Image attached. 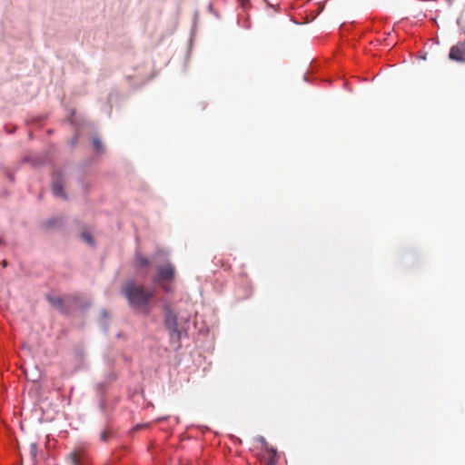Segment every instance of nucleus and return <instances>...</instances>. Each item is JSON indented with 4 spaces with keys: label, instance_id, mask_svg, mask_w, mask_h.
Here are the masks:
<instances>
[{
    "label": "nucleus",
    "instance_id": "nucleus-1",
    "mask_svg": "<svg viewBox=\"0 0 465 465\" xmlns=\"http://www.w3.org/2000/svg\"><path fill=\"white\" fill-rule=\"evenodd\" d=\"M122 293L128 301L131 307L140 309L145 313H149V303L153 298L155 292L143 284H138L134 281H128L122 288Z\"/></svg>",
    "mask_w": 465,
    "mask_h": 465
},
{
    "label": "nucleus",
    "instance_id": "nucleus-2",
    "mask_svg": "<svg viewBox=\"0 0 465 465\" xmlns=\"http://www.w3.org/2000/svg\"><path fill=\"white\" fill-rule=\"evenodd\" d=\"M164 325L169 331L171 341L179 344L185 331L179 325L176 314L170 309H165Z\"/></svg>",
    "mask_w": 465,
    "mask_h": 465
},
{
    "label": "nucleus",
    "instance_id": "nucleus-3",
    "mask_svg": "<svg viewBox=\"0 0 465 465\" xmlns=\"http://www.w3.org/2000/svg\"><path fill=\"white\" fill-rule=\"evenodd\" d=\"M175 275V268L172 263H166L158 267L157 275L153 278V282L159 284L164 291L169 292L170 288L163 282L173 281Z\"/></svg>",
    "mask_w": 465,
    "mask_h": 465
},
{
    "label": "nucleus",
    "instance_id": "nucleus-4",
    "mask_svg": "<svg viewBox=\"0 0 465 465\" xmlns=\"http://www.w3.org/2000/svg\"><path fill=\"white\" fill-rule=\"evenodd\" d=\"M52 190L54 196L66 198V194L63 190V175L60 172H55L53 174Z\"/></svg>",
    "mask_w": 465,
    "mask_h": 465
},
{
    "label": "nucleus",
    "instance_id": "nucleus-5",
    "mask_svg": "<svg viewBox=\"0 0 465 465\" xmlns=\"http://www.w3.org/2000/svg\"><path fill=\"white\" fill-rule=\"evenodd\" d=\"M449 57L456 62H465V40L450 48Z\"/></svg>",
    "mask_w": 465,
    "mask_h": 465
},
{
    "label": "nucleus",
    "instance_id": "nucleus-6",
    "mask_svg": "<svg viewBox=\"0 0 465 465\" xmlns=\"http://www.w3.org/2000/svg\"><path fill=\"white\" fill-rule=\"evenodd\" d=\"M67 460L72 465H85L87 457L84 450L79 448L71 451L67 456Z\"/></svg>",
    "mask_w": 465,
    "mask_h": 465
},
{
    "label": "nucleus",
    "instance_id": "nucleus-7",
    "mask_svg": "<svg viewBox=\"0 0 465 465\" xmlns=\"http://www.w3.org/2000/svg\"><path fill=\"white\" fill-rule=\"evenodd\" d=\"M47 300L59 312H61L63 313L68 312V310L64 304V301L63 298H61L59 296H47Z\"/></svg>",
    "mask_w": 465,
    "mask_h": 465
},
{
    "label": "nucleus",
    "instance_id": "nucleus-8",
    "mask_svg": "<svg viewBox=\"0 0 465 465\" xmlns=\"http://www.w3.org/2000/svg\"><path fill=\"white\" fill-rule=\"evenodd\" d=\"M265 460L262 465H276L277 450L275 448L265 450Z\"/></svg>",
    "mask_w": 465,
    "mask_h": 465
},
{
    "label": "nucleus",
    "instance_id": "nucleus-9",
    "mask_svg": "<svg viewBox=\"0 0 465 465\" xmlns=\"http://www.w3.org/2000/svg\"><path fill=\"white\" fill-rule=\"evenodd\" d=\"M135 262L136 265L140 268L146 267L150 264V261L148 260V258L141 254H136Z\"/></svg>",
    "mask_w": 465,
    "mask_h": 465
},
{
    "label": "nucleus",
    "instance_id": "nucleus-10",
    "mask_svg": "<svg viewBox=\"0 0 465 465\" xmlns=\"http://www.w3.org/2000/svg\"><path fill=\"white\" fill-rule=\"evenodd\" d=\"M29 452H30V456H31V459L33 460L34 463H36V458H37V453H38V446L35 442H32L29 446Z\"/></svg>",
    "mask_w": 465,
    "mask_h": 465
},
{
    "label": "nucleus",
    "instance_id": "nucleus-11",
    "mask_svg": "<svg viewBox=\"0 0 465 465\" xmlns=\"http://www.w3.org/2000/svg\"><path fill=\"white\" fill-rule=\"evenodd\" d=\"M256 440L262 444L264 451L272 448L262 436H257Z\"/></svg>",
    "mask_w": 465,
    "mask_h": 465
},
{
    "label": "nucleus",
    "instance_id": "nucleus-12",
    "mask_svg": "<svg viewBox=\"0 0 465 465\" xmlns=\"http://www.w3.org/2000/svg\"><path fill=\"white\" fill-rule=\"evenodd\" d=\"M93 146H94V150H96L97 152H101L103 150V144H102L100 139L97 137H94L93 139Z\"/></svg>",
    "mask_w": 465,
    "mask_h": 465
},
{
    "label": "nucleus",
    "instance_id": "nucleus-13",
    "mask_svg": "<svg viewBox=\"0 0 465 465\" xmlns=\"http://www.w3.org/2000/svg\"><path fill=\"white\" fill-rule=\"evenodd\" d=\"M83 238H84V240L87 243H89V244H92V243H93V239H92V237H91V235H90V234H88V233H86V232H84V233H83Z\"/></svg>",
    "mask_w": 465,
    "mask_h": 465
},
{
    "label": "nucleus",
    "instance_id": "nucleus-14",
    "mask_svg": "<svg viewBox=\"0 0 465 465\" xmlns=\"http://www.w3.org/2000/svg\"><path fill=\"white\" fill-rule=\"evenodd\" d=\"M100 439H101V440H103V441L107 440V439H108V432H107L106 430H104V431L101 433V435H100Z\"/></svg>",
    "mask_w": 465,
    "mask_h": 465
}]
</instances>
